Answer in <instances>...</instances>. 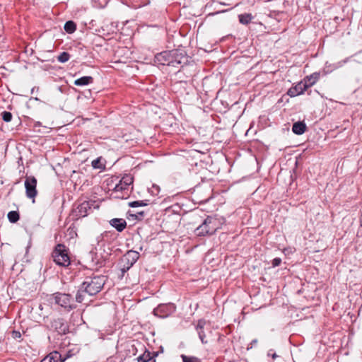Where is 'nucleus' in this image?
Here are the masks:
<instances>
[{
  "label": "nucleus",
  "mask_w": 362,
  "mask_h": 362,
  "mask_svg": "<svg viewBox=\"0 0 362 362\" xmlns=\"http://www.w3.org/2000/svg\"><path fill=\"white\" fill-rule=\"evenodd\" d=\"M148 204V200H140V201H134L129 203V206L130 207H139V206H145Z\"/></svg>",
  "instance_id": "nucleus-25"
},
{
  "label": "nucleus",
  "mask_w": 362,
  "mask_h": 362,
  "mask_svg": "<svg viewBox=\"0 0 362 362\" xmlns=\"http://www.w3.org/2000/svg\"><path fill=\"white\" fill-rule=\"evenodd\" d=\"M170 57V50L164 51L156 54L154 62L155 63L160 65L168 66L169 64L170 63V62H169V58Z\"/></svg>",
  "instance_id": "nucleus-13"
},
{
  "label": "nucleus",
  "mask_w": 362,
  "mask_h": 362,
  "mask_svg": "<svg viewBox=\"0 0 362 362\" xmlns=\"http://www.w3.org/2000/svg\"><path fill=\"white\" fill-rule=\"evenodd\" d=\"M69 54L68 52H63L57 57V60L61 63H65L69 61Z\"/></svg>",
  "instance_id": "nucleus-27"
},
{
  "label": "nucleus",
  "mask_w": 362,
  "mask_h": 362,
  "mask_svg": "<svg viewBox=\"0 0 362 362\" xmlns=\"http://www.w3.org/2000/svg\"><path fill=\"white\" fill-rule=\"evenodd\" d=\"M35 90V88H33L31 90V93H35V90Z\"/></svg>",
  "instance_id": "nucleus-38"
},
{
  "label": "nucleus",
  "mask_w": 362,
  "mask_h": 362,
  "mask_svg": "<svg viewBox=\"0 0 362 362\" xmlns=\"http://www.w3.org/2000/svg\"><path fill=\"white\" fill-rule=\"evenodd\" d=\"M71 354H69V351L68 353L66 354V355L64 356H62V358H65L67 359L68 358L71 357Z\"/></svg>",
  "instance_id": "nucleus-35"
},
{
  "label": "nucleus",
  "mask_w": 362,
  "mask_h": 362,
  "mask_svg": "<svg viewBox=\"0 0 362 362\" xmlns=\"http://www.w3.org/2000/svg\"><path fill=\"white\" fill-rule=\"evenodd\" d=\"M7 216L9 221L13 223H16L20 218L18 212L16 211L8 212Z\"/></svg>",
  "instance_id": "nucleus-24"
},
{
  "label": "nucleus",
  "mask_w": 362,
  "mask_h": 362,
  "mask_svg": "<svg viewBox=\"0 0 362 362\" xmlns=\"http://www.w3.org/2000/svg\"><path fill=\"white\" fill-rule=\"evenodd\" d=\"M206 325V322L204 320H199L197 322V325L196 327L197 332L199 334V337L203 344H206L207 341L205 340L206 334L204 331V326Z\"/></svg>",
  "instance_id": "nucleus-15"
},
{
  "label": "nucleus",
  "mask_w": 362,
  "mask_h": 362,
  "mask_svg": "<svg viewBox=\"0 0 362 362\" xmlns=\"http://www.w3.org/2000/svg\"><path fill=\"white\" fill-rule=\"evenodd\" d=\"M183 362H200V360L194 356H187L185 355H181Z\"/></svg>",
  "instance_id": "nucleus-28"
},
{
  "label": "nucleus",
  "mask_w": 362,
  "mask_h": 362,
  "mask_svg": "<svg viewBox=\"0 0 362 362\" xmlns=\"http://www.w3.org/2000/svg\"><path fill=\"white\" fill-rule=\"evenodd\" d=\"M257 342V339H254V340H252V344H256Z\"/></svg>",
  "instance_id": "nucleus-37"
},
{
  "label": "nucleus",
  "mask_w": 362,
  "mask_h": 362,
  "mask_svg": "<svg viewBox=\"0 0 362 362\" xmlns=\"http://www.w3.org/2000/svg\"><path fill=\"white\" fill-rule=\"evenodd\" d=\"M218 228L217 218L212 216H207L204 222L198 226L194 233L197 236H205L214 234Z\"/></svg>",
  "instance_id": "nucleus-2"
},
{
  "label": "nucleus",
  "mask_w": 362,
  "mask_h": 362,
  "mask_svg": "<svg viewBox=\"0 0 362 362\" xmlns=\"http://www.w3.org/2000/svg\"><path fill=\"white\" fill-rule=\"evenodd\" d=\"M288 95L291 97H295L298 95V92H296V88L295 87H292L288 90Z\"/></svg>",
  "instance_id": "nucleus-30"
},
{
  "label": "nucleus",
  "mask_w": 362,
  "mask_h": 362,
  "mask_svg": "<svg viewBox=\"0 0 362 362\" xmlns=\"http://www.w3.org/2000/svg\"><path fill=\"white\" fill-rule=\"evenodd\" d=\"M153 362H156L155 361H153Z\"/></svg>",
  "instance_id": "nucleus-39"
},
{
  "label": "nucleus",
  "mask_w": 362,
  "mask_h": 362,
  "mask_svg": "<svg viewBox=\"0 0 362 362\" xmlns=\"http://www.w3.org/2000/svg\"><path fill=\"white\" fill-rule=\"evenodd\" d=\"M65 358H62V355L58 351H52L45 356L42 362H64Z\"/></svg>",
  "instance_id": "nucleus-14"
},
{
  "label": "nucleus",
  "mask_w": 362,
  "mask_h": 362,
  "mask_svg": "<svg viewBox=\"0 0 362 362\" xmlns=\"http://www.w3.org/2000/svg\"><path fill=\"white\" fill-rule=\"evenodd\" d=\"M13 337L14 338H18V337H21V333L19 332H16V331H14L13 332Z\"/></svg>",
  "instance_id": "nucleus-32"
},
{
  "label": "nucleus",
  "mask_w": 362,
  "mask_h": 362,
  "mask_svg": "<svg viewBox=\"0 0 362 362\" xmlns=\"http://www.w3.org/2000/svg\"><path fill=\"white\" fill-rule=\"evenodd\" d=\"M24 185L26 197L29 199H32L34 203L35 198L37 194V179L34 176L26 177Z\"/></svg>",
  "instance_id": "nucleus-7"
},
{
  "label": "nucleus",
  "mask_w": 362,
  "mask_h": 362,
  "mask_svg": "<svg viewBox=\"0 0 362 362\" xmlns=\"http://www.w3.org/2000/svg\"><path fill=\"white\" fill-rule=\"evenodd\" d=\"M47 327L50 329L57 332L59 334H64L68 331V326L62 318H57L50 320Z\"/></svg>",
  "instance_id": "nucleus-10"
},
{
  "label": "nucleus",
  "mask_w": 362,
  "mask_h": 362,
  "mask_svg": "<svg viewBox=\"0 0 362 362\" xmlns=\"http://www.w3.org/2000/svg\"><path fill=\"white\" fill-rule=\"evenodd\" d=\"M110 223V225L115 228L119 232L123 231L127 226V222L123 218H113Z\"/></svg>",
  "instance_id": "nucleus-16"
},
{
  "label": "nucleus",
  "mask_w": 362,
  "mask_h": 362,
  "mask_svg": "<svg viewBox=\"0 0 362 362\" xmlns=\"http://www.w3.org/2000/svg\"><path fill=\"white\" fill-rule=\"evenodd\" d=\"M88 293L86 292V289L83 288V286L81 285L78 288V290L76 294V301L77 303H83L85 301H90L88 299Z\"/></svg>",
  "instance_id": "nucleus-17"
},
{
  "label": "nucleus",
  "mask_w": 362,
  "mask_h": 362,
  "mask_svg": "<svg viewBox=\"0 0 362 362\" xmlns=\"http://www.w3.org/2000/svg\"><path fill=\"white\" fill-rule=\"evenodd\" d=\"M137 214H138V215L143 216L144 213V211H140V212H138Z\"/></svg>",
  "instance_id": "nucleus-36"
},
{
  "label": "nucleus",
  "mask_w": 362,
  "mask_h": 362,
  "mask_svg": "<svg viewBox=\"0 0 362 362\" xmlns=\"http://www.w3.org/2000/svg\"><path fill=\"white\" fill-rule=\"evenodd\" d=\"M281 259L279 257H276L272 260V267H276L281 264Z\"/></svg>",
  "instance_id": "nucleus-31"
},
{
  "label": "nucleus",
  "mask_w": 362,
  "mask_h": 362,
  "mask_svg": "<svg viewBox=\"0 0 362 362\" xmlns=\"http://www.w3.org/2000/svg\"><path fill=\"white\" fill-rule=\"evenodd\" d=\"M40 362H42V361H40Z\"/></svg>",
  "instance_id": "nucleus-40"
},
{
  "label": "nucleus",
  "mask_w": 362,
  "mask_h": 362,
  "mask_svg": "<svg viewBox=\"0 0 362 362\" xmlns=\"http://www.w3.org/2000/svg\"><path fill=\"white\" fill-rule=\"evenodd\" d=\"M176 307L173 303L160 304L153 310V314L160 318H165L175 312Z\"/></svg>",
  "instance_id": "nucleus-9"
},
{
  "label": "nucleus",
  "mask_w": 362,
  "mask_h": 362,
  "mask_svg": "<svg viewBox=\"0 0 362 362\" xmlns=\"http://www.w3.org/2000/svg\"><path fill=\"white\" fill-rule=\"evenodd\" d=\"M95 207V202L84 201L80 204L73 211L74 216L76 218H83L88 216L92 210V207Z\"/></svg>",
  "instance_id": "nucleus-8"
},
{
  "label": "nucleus",
  "mask_w": 362,
  "mask_h": 362,
  "mask_svg": "<svg viewBox=\"0 0 362 362\" xmlns=\"http://www.w3.org/2000/svg\"><path fill=\"white\" fill-rule=\"evenodd\" d=\"M238 19L241 24L248 25L253 19V16L251 13H243L238 15Z\"/></svg>",
  "instance_id": "nucleus-21"
},
{
  "label": "nucleus",
  "mask_w": 362,
  "mask_h": 362,
  "mask_svg": "<svg viewBox=\"0 0 362 362\" xmlns=\"http://www.w3.org/2000/svg\"><path fill=\"white\" fill-rule=\"evenodd\" d=\"M152 357L149 351H145L142 355L138 357L139 362H148L151 360Z\"/></svg>",
  "instance_id": "nucleus-26"
},
{
  "label": "nucleus",
  "mask_w": 362,
  "mask_h": 362,
  "mask_svg": "<svg viewBox=\"0 0 362 362\" xmlns=\"http://www.w3.org/2000/svg\"><path fill=\"white\" fill-rule=\"evenodd\" d=\"M170 56L171 57L169 58L170 63L168 66L173 67H178L179 66H182L188 62V57L183 49L170 50Z\"/></svg>",
  "instance_id": "nucleus-5"
},
{
  "label": "nucleus",
  "mask_w": 362,
  "mask_h": 362,
  "mask_svg": "<svg viewBox=\"0 0 362 362\" xmlns=\"http://www.w3.org/2000/svg\"><path fill=\"white\" fill-rule=\"evenodd\" d=\"M52 257L54 262L59 266L68 267L70 264L68 250L62 244H58L55 247L52 252Z\"/></svg>",
  "instance_id": "nucleus-4"
},
{
  "label": "nucleus",
  "mask_w": 362,
  "mask_h": 362,
  "mask_svg": "<svg viewBox=\"0 0 362 362\" xmlns=\"http://www.w3.org/2000/svg\"><path fill=\"white\" fill-rule=\"evenodd\" d=\"M134 182V178L130 175H126L124 176L118 184H117L114 188L115 192H122L127 189L128 187L131 185Z\"/></svg>",
  "instance_id": "nucleus-12"
},
{
  "label": "nucleus",
  "mask_w": 362,
  "mask_h": 362,
  "mask_svg": "<svg viewBox=\"0 0 362 362\" xmlns=\"http://www.w3.org/2000/svg\"><path fill=\"white\" fill-rule=\"evenodd\" d=\"M139 258V253L136 251H128L120 259L119 262L121 272V277L136 262Z\"/></svg>",
  "instance_id": "nucleus-3"
},
{
  "label": "nucleus",
  "mask_w": 362,
  "mask_h": 362,
  "mask_svg": "<svg viewBox=\"0 0 362 362\" xmlns=\"http://www.w3.org/2000/svg\"><path fill=\"white\" fill-rule=\"evenodd\" d=\"M98 160H94L93 162H92V165L93 168H97V165H98Z\"/></svg>",
  "instance_id": "nucleus-33"
},
{
  "label": "nucleus",
  "mask_w": 362,
  "mask_h": 362,
  "mask_svg": "<svg viewBox=\"0 0 362 362\" xmlns=\"http://www.w3.org/2000/svg\"><path fill=\"white\" fill-rule=\"evenodd\" d=\"M320 78V74L317 72H315L310 76L306 77L305 82H307V85L308 88L313 86Z\"/></svg>",
  "instance_id": "nucleus-20"
},
{
  "label": "nucleus",
  "mask_w": 362,
  "mask_h": 362,
  "mask_svg": "<svg viewBox=\"0 0 362 362\" xmlns=\"http://www.w3.org/2000/svg\"><path fill=\"white\" fill-rule=\"evenodd\" d=\"M2 119L6 122H9L12 119V114L10 112L4 111L2 112Z\"/></svg>",
  "instance_id": "nucleus-29"
},
{
  "label": "nucleus",
  "mask_w": 362,
  "mask_h": 362,
  "mask_svg": "<svg viewBox=\"0 0 362 362\" xmlns=\"http://www.w3.org/2000/svg\"><path fill=\"white\" fill-rule=\"evenodd\" d=\"M294 87L296 88V92H298V95L303 94L308 88L307 82H300Z\"/></svg>",
  "instance_id": "nucleus-23"
},
{
  "label": "nucleus",
  "mask_w": 362,
  "mask_h": 362,
  "mask_svg": "<svg viewBox=\"0 0 362 362\" xmlns=\"http://www.w3.org/2000/svg\"><path fill=\"white\" fill-rule=\"evenodd\" d=\"M87 259L90 262V267H101L104 265L105 259L100 255L98 254L95 250H90L87 255Z\"/></svg>",
  "instance_id": "nucleus-11"
},
{
  "label": "nucleus",
  "mask_w": 362,
  "mask_h": 362,
  "mask_svg": "<svg viewBox=\"0 0 362 362\" xmlns=\"http://www.w3.org/2000/svg\"><path fill=\"white\" fill-rule=\"evenodd\" d=\"M93 81V78L92 76H83L75 80L74 85L78 86H83L91 83Z\"/></svg>",
  "instance_id": "nucleus-19"
},
{
  "label": "nucleus",
  "mask_w": 362,
  "mask_h": 362,
  "mask_svg": "<svg viewBox=\"0 0 362 362\" xmlns=\"http://www.w3.org/2000/svg\"><path fill=\"white\" fill-rule=\"evenodd\" d=\"M306 130V125L303 122H297L293 124L292 131L297 135L303 134Z\"/></svg>",
  "instance_id": "nucleus-18"
},
{
  "label": "nucleus",
  "mask_w": 362,
  "mask_h": 362,
  "mask_svg": "<svg viewBox=\"0 0 362 362\" xmlns=\"http://www.w3.org/2000/svg\"><path fill=\"white\" fill-rule=\"evenodd\" d=\"M270 351H271V350L268 352L267 355L268 356H272V358L274 359V358H276L278 356L275 353L271 354Z\"/></svg>",
  "instance_id": "nucleus-34"
},
{
  "label": "nucleus",
  "mask_w": 362,
  "mask_h": 362,
  "mask_svg": "<svg viewBox=\"0 0 362 362\" xmlns=\"http://www.w3.org/2000/svg\"><path fill=\"white\" fill-rule=\"evenodd\" d=\"M54 303L68 310L76 308V305L71 295L62 293H56L54 294Z\"/></svg>",
  "instance_id": "nucleus-6"
},
{
  "label": "nucleus",
  "mask_w": 362,
  "mask_h": 362,
  "mask_svg": "<svg viewBox=\"0 0 362 362\" xmlns=\"http://www.w3.org/2000/svg\"><path fill=\"white\" fill-rule=\"evenodd\" d=\"M106 282V276L103 275H98L94 276H87L85 281L81 284L88 296H94L98 293L103 288Z\"/></svg>",
  "instance_id": "nucleus-1"
},
{
  "label": "nucleus",
  "mask_w": 362,
  "mask_h": 362,
  "mask_svg": "<svg viewBox=\"0 0 362 362\" xmlns=\"http://www.w3.org/2000/svg\"><path fill=\"white\" fill-rule=\"evenodd\" d=\"M64 28L67 33L71 34L76 31V24L72 21H69L65 23Z\"/></svg>",
  "instance_id": "nucleus-22"
}]
</instances>
